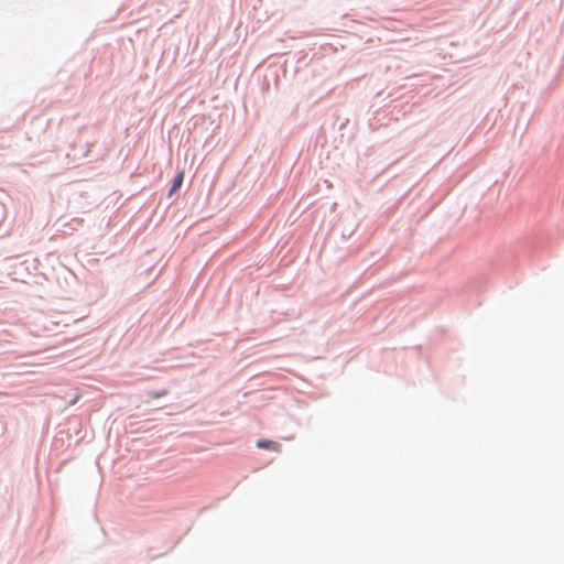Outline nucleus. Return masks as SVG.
Here are the masks:
<instances>
[{"label":"nucleus","mask_w":564,"mask_h":564,"mask_svg":"<svg viewBox=\"0 0 564 564\" xmlns=\"http://www.w3.org/2000/svg\"><path fill=\"white\" fill-rule=\"evenodd\" d=\"M257 446L261 448H269L272 449L273 452H279L280 448V444L273 441H259L257 443Z\"/></svg>","instance_id":"nucleus-1"},{"label":"nucleus","mask_w":564,"mask_h":564,"mask_svg":"<svg viewBox=\"0 0 564 564\" xmlns=\"http://www.w3.org/2000/svg\"><path fill=\"white\" fill-rule=\"evenodd\" d=\"M183 178H184V172L181 171L173 181L172 187L170 189V195H172L174 192H176L181 187V185L183 183Z\"/></svg>","instance_id":"nucleus-2"}]
</instances>
